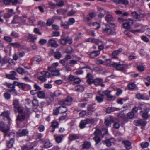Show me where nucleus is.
<instances>
[{"mask_svg": "<svg viewBox=\"0 0 150 150\" xmlns=\"http://www.w3.org/2000/svg\"><path fill=\"white\" fill-rule=\"evenodd\" d=\"M54 57L57 59H60L62 57V54L60 52L58 51H57L55 52Z\"/></svg>", "mask_w": 150, "mask_h": 150, "instance_id": "nucleus-32", "label": "nucleus"}, {"mask_svg": "<svg viewBox=\"0 0 150 150\" xmlns=\"http://www.w3.org/2000/svg\"><path fill=\"white\" fill-rule=\"evenodd\" d=\"M100 53V51H95L92 52L90 54V57L92 58H94L96 57Z\"/></svg>", "mask_w": 150, "mask_h": 150, "instance_id": "nucleus-27", "label": "nucleus"}, {"mask_svg": "<svg viewBox=\"0 0 150 150\" xmlns=\"http://www.w3.org/2000/svg\"><path fill=\"white\" fill-rule=\"evenodd\" d=\"M60 93L59 91H56L54 92V93L52 96V97L53 98L54 97H57L59 95Z\"/></svg>", "mask_w": 150, "mask_h": 150, "instance_id": "nucleus-61", "label": "nucleus"}, {"mask_svg": "<svg viewBox=\"0 0 150 150\" xmlns=\"http://www.w3.org/2000/svg\"><path fill=\"white\" fill-rule=\"evenodd\" d=\"M42 75L38 77L39 80L42 82H45L47 80V78L49 77L50 76V74L48 71H43L40 72Z\"/></svg>", "mask_w": 150, "mask_h": 150, "instance_id": "nucleus-4", "label": "nucleus"}, {"mask_svg": "<svg viewBox=\"0 0 150 150\" xmlns=\"http://www.w3.org/2000/svg\"><path fill=\"white\" fill-rule=\"evenodd\" d=\"M75 90L79 91H82L83 90V86L78 85L75 87Z\"/></svg>", "mask_w": 150, "mask_h": 150, "instance_id": "nucleus-46", "label": "nucleus"}, {"mask_svg": "<svg viewBox=\"0 0 150 150\" xmlns=\"http://www.w3.org/2000/svg\"><path fill=\"white\" fill-rule=\"evenodd\" d=\"M116 109L113 107H108L106 109V112L107 113H110L115 111Z\"/></svg>", "mask_w": 150, "mask_h": 150, "instance_id": "nucleus-38", "label": "nucleus"}, {"mask_svg": "<svg viewBox=\"0 0 150 150\" xmlns=\"http://www.w3.org/2000/svg\"><path fill=\"white\" fill-rule=\"evenodd\" d=\"M110 67L116 68L117 70H122V65L119 62L112 64H110Z\"/></svg>", "mask_w": 150, "mask_h": 150, "instance_id": "nucleus-10", "label": "nucleus"}, {"mask_svg": "<svg viewBox=\"0 0 150 150\" xmlns=\"http://www.w3.org/2000/svg\"><path fill=\"white\" fill-rule=\"evenodd\" d=\"M18 135L20 137L28 136V131L26 129H20L17 132Z\"/></svg>", "mask_w": 150, "mask_h": 150, "instance_id": "nucleus-6", "label": "nucleus"}, {"mask_svg": "<svg viewBox=\"0 0 150 150\" xmlns=\"http://www.w3.org/2000/svg\"><path fill=\"white\" fill-rule=\"evenodd\" d=\"M13 105L15 108L19 106V100L18 99H15L13 100Z\"/></svg>", "mask_w": 150, "mask_h": 150, "instance_id": "nucleus-44", "label": "nucleus"}, {"mask_svg": "<svg viewBox=\"0 0 150 150\" xmlns=\"http://www.w3.org/2000/svg\"><path fill=\"white\" fill-rule=\"evenodd\" d=\"M103 80L101 78H96L93 80L92 83H94L95 85H100L103 83Z\"/></svg>", "mask_w": 150, "mask_h": 150, "instance_id": "nucleus-16", "label": "nucleus"}, {"mask_svg": "<svg viewBox=\"0 0 150 150\" xmlns=\"http://www.w3.org/2000/svg\"><path fill=\"white\" fill-rule=\"evenodd\" d=\"M17 71L18 72L21 74H23L25 73V72L24 69L21 68H18L17 69Z\"/></svg>", "mask_w": 150, "mask_h": 150, "instance_id": "nucleus-45", "label": "nucleus"}, {"mask_svg": "<svg viewBox=\"0 0 150 150\" xmlns=\"http://www.w3.org/2000/svg\"><path fill=\"white\" fill-rule=\"evenodd\" d=\"M49 45L52 47L56 48L59 45L57 41L54 39H50L49 40L48 42Z\"/></svg>", "mask_w": 150, "mask_h": 150, "instance_id": "nucleus-5", "label": "nucleus"}, {"mask_svg": "<svg viewBox=\"0 0 150 150\" xmlns=\"http://www.w3.org/2000/svg\"><path fill=\"white\" fill-rule=\"evenodd\" d=\"M91 146V144L90 142L88 141H85L84 142L82 146V148L83 149H88L90 148Z\"/></svg>", "mask_w": 150, "mask_h": 150, "instance_id": "nucleus-19", "label": "nucleus"}, {"mask_svg": "<svg viewBox=\"0 0 150 150\" xmlns=\"http://www.w3.org/2000/svg\"><path fill=\"white\" fill-rule=\"evenodd\" d=\"M8 62V61L4 58L0 59V65L1 66H2L4 64H6Z\"/></svg>", "mask_w": 150, "mask_h": 150, "instance_id": "nucleus-59", "label": "nucleus"}, {"mask_svg": "<svg viewBox=\"0 0 150 150\" xmlns=\"http://www.w3.org/2000/svg\"><path fill=\"white\" fill-rule=\"evenodd\" d=\"M115 24L113 23H110L104 24L102 27L103 32L106 35H109L111 33V28L114 27Z\"/></svg>", "mask_w": 150, "mask_h": 150, "instance_id": "nucleus-2", "label": "nucleus"}, {"mask_svg": "<svg viewBox=\"0 0 150 150\" xmlns=\"http://www.w3.org/2000/svg\"><path fill=\"white\" fill-rule=\"evenodd\" d=\"M76 12V11L74 10H72L71 11L68 12L67 15L69 16H72L74 15Z\"/></svg>", "mask_w": 150, "mask_h": 150, "instance_id": "nucleus-56", "label": "nucleus"}, {"mask_svg": "<svg viewBox=\"0 0 150 150\" xmlns=\"http://www.w3.org/2000/svg\"><path fill=\"white\" fill-rule=\"evenodd\" d=\"M95 16V13H89L88 15H87L86 18L89 21L91 20L93 17Z\"/></svg>", "mask_w": 150, "mask_h": 150, "instance_id": "nucleus-40", "label": "nucleus"}, {"mask_svg": "<svg viewBox=\"0 0 150 150\" xmlns=\"http://www.w3.org/2000/svg\"><path fill=\"white\" fill-rule=\"evenodd\" d=\"M87 78L86 80L87 82L89 84H91L92 83V82L93 80V77L92 74L90 73H88L86 76Z\"/></svg>", "mask_w": 150, "mask_h": 150, "instance_id": "nucleus-15", "label": "nucleus"}, {"mask_svg": "<svg viewBox=\"0 0 150 150\" xmlns=\"http://www.w3.org/2000/svg\"><path fill=\"white\" fill-rule=\"evenodd\" d=\"M104 98V95H100V96H97L96 97V100L99 103L103 102Z\"/></svg>", "mask_w": 150, "mask_h": 150, "instance_id": "nucleus-28", "label": "nucleus"}, {"mask_svg": "<svg viewBox=\"0 0 150 150\" xmlns=\"http://www.w3.org/2000/svg\"><path fill=\"white\" fill-rule=\"evenodd\" d=\"M68 109L67 108L64 106L56 107L53 110V114L55 115H57L59 113H65L68 111Z\"/></svg>", "mask_w": 150, "mask_h": 150, "instance_id": "nucleus-3", "label": "nucleus"}, {"mask_svg": "<svg viewBox=\"0 0 150 150\" xmlns=\"http://www.w3.org/2000/svg\"><path fill=\"white\" fill-rule=\"evenodd\" d=\"M122 51V49H120L117 50H115L113 51L112 53V57L114 58H117V56Z\"/></svg>", "mask_w": 150, "mask_h": 150, "instance_id": "nucleus-25", "label": "nucleus"}, {"mask_svg": "<svg viewBox=\"0 0 150 150\" xmlns=\"http://www.w3.org/2000/svg\"><path fill=\"white\" fill-rule=\"evenodd\" d=\"M52 146V143L50 142L47 141L45 142L44 144V147L46 148H49L51 147Z\"/></svg>", "mask_w": 150, "mask_h": 150, "instance_id": "nucleus-35", "label": "nucleus"}, {"mask_svg": "<svg viewBox=\"0 0 150 150\" xmlns=\"http://www.w3.org/2000/svg\"><path fill=\"white\" fill-rule=\"evenodd\" d=\"M54 20L52 19H49L47 21L46 24L48 26H50L53 23Z\"/></svg>", "mask_w": 150, "mask_h": 150, "instance_id": "nucleus-53", "label": "nucleus"}, {"mask_svg": "<svg viewBox=\"0 0 150 150\" xmlns=\"http://www.w3.org/2000/svg\"><path fill=\"white\" fill-rule=\"evenodd\" d=\"M107 132L108 131L105 129H103L101 130L98 128H96L94 134L96 136L100 134L104 135V134H107Z\"/></svg>", "mask_w": 150, "mask_h": 150, "instance_id": "nucleus-7", "label": "nucleus"}, {"mask_svg": "<svg viewBox=\"0 0 150 150\" xmlns=\"http://www.w3.org/2000/svg\"><path fill=\"white\" fill-rule=\"evenodd\" d=\"M107 98L108 101H111L114 100L116 98V97L110 95Z\"/></svg>", "mask_w": 150, "mask_h": 150, "instance_id": "nucleus-55", "label": "nucleus"}, {"mask_svg": "<svg viewBox=\"0 0 150 150\" xmlns=\"http://www.w3.org/2000/svg\"><path fill=\"white\" fill-rule=\"evenodd\" d=\"M142 147L144 148L147 147L149 145V143L147 142H144L141 144Z\"/></svg>", "mask_w": 150, "mask_h": 150, "instance_id": "nucleus-54", "label": "nucleus"}, {"mask_svg": "<svg viewBox=\"0 0 150 150\" xmlns=\"http://www.w3.org/2000/svg\"><path fill=\"white\" fill-rule=\"evenodd\" d=\"M64 37L67 43L71 44L72 43V39L71 37H70L68 36Z\"/></svg>", "mask_w": 150, "mask_h": 150, "instance_id": "nucleus-39", "label": "nucleus"}, {"mask_svg": "<svg viewBox=\"0 0 150 150\" xmlns=\"http://www.w3.org/2000/svg\"><path fill=\"white\" fill-rule=\"evenodd\" d=\"M92 42L93 43L95 44H98L100 43L101 42V41L100 40L98 39H96L92 38Z\"/></svg>", "mask_w": 150, "mask_h": 150, "instance_id": "nucleus-51", "label": "nucleus"}, {"mask_svg": "<svg viewBox=\"0 0 150 150\" xmlns=\"http://www.w3.org/2000/svg\"><path fill=\"white\" fill-rule=\"evenodd\" d=\"M28 39L30 40V41L33 42L34 43L35 40L37 39V38L32 34H29L28 37Z\"/></svg>", "mask_w": 150, "mask_h": 150, "instance_id": "nucleus-30", "label": "nucleus"}, {"mask_svg": "<svg viewBox=\"0 0 150 150\" xmlns=\"http://www.w3.org/2000/svg\"><path fill=\"white\" fill-rule=\"evenodd\" d=\"M128 88L130 90L134 89L136 87V85L134 83L129 84L128 85Z\"/></svg>", "mask_w": 150, "mask_h": 150, "instance_id": "nucleus-42", "label": "nucleus"}, {"mask_svg": "<svg viewBox=\"0 0 150 150\" xmlns=\"http://www.w3.org/2000/svg\"><path fill=\"white\" fill-rule=\"evenodd\" d=\"M14 140L13 138H12L9 141H6V145L8 147L11 148L13 146Z\"/></svg>", "mask_w": 150, "mask_h": 150, "instance_id": "nucleus-22", "label": "nucleus"}, {"mask_svg": "<svg viewBox=\"0 0 150 150\" xmlns=\"http://www.w3.org/2000/svg\"><path fill=\"white\" fill-rule=\"evenodd\" d=\"M113 118L112 117L110 116L106 119L105 124L108 127H110L111 126V123L113 122Z\"/></svg>", "mask_w": 150, "mask_h": 150, "instance_id": "nucleus-13", "label": "nucleus"}, {"mask_svg": "<svg viewBox=\"0 0 150 150\" xmlns=\"http://www.w3.org/2000/svg\"><path fill=\"white\" fill-rule=\"evenodd\" d=\"M79 137L76 134H71L70 135L68 138L69 140L71 141L79 139Z\"/></svg>", "mask_w": 150, "mask_h": 150, "instance_id": "nucleus-29", "label": "nucleus"}, {"mask_svg": "<svg viewBox=\"0 0 150 150\" xmlns=\"http://www.w3.org/2000/svg\"><path fill=\"white\" fill-rule=\"evenodd\" d=\"M14 84L18 86L19 87L23 90L24 89L25 87V84L23 83H18L16 81H14Z\"/></svg>", "mask_w": 150, "mask_h": 150, "instance_id": "nucleus-23", "label": "nucleus"}, {"mask_svg": "<svg viewBox=\"0 0 150 150\" xmlns=\"http://www.w3.org/2000/svg\"><path fill=\"white\" fill-rule=\"evenodd\" d=\"M34 60L38 62H39L42 60L41 57L40 56H37L34 57Z\"/></svg>", "mask_w": 150, "mask_h": 150, "instance_id": "nucleus-57", "label": "nucleus"}, {"mask_svg": "<svg viewBox=\"0 0 150 150\" xmlns=\"http://www.w3.org/2000/svg\"><path fill=\"white\" fill-rule=\"evenodd\" d=\"M32 103L33 105L34 106L37 107L39 105L38 100L36 99H34L32 101Z\"/></svg>", "mask_w": 150, "mask_h": 150, "instance_id": "nucleus-48", "label": "nucleus"}, {"mask_svg": "<svg viewBox=\"0 0 150 150\" xmlns=\"http://www.w3.org/2000/svg\"><path fill=\"white\" fill-rule=\"evenodd\" d=\"M133 23V21L132 19H129L123 24V27L127 29H129L131 27V26L132 25Z\"/></svg>", "mask_w": 150, "mask_h": 150, "instance_id": "nucleus-8", "label": "nucleus"}, {"mask_svg": "<svg viewBox=\"0 0 150 150\" xmlns=\"http://www.w3.org/2000/svg\"><path fill=\"white\" fill-rule=\"evenodd\" d=\"M9 113L8 111H5L2 113L1 116H3V118L4 119L6 118V120H9L10 119L9 118Z\"/></svg>", "mask_w": 150, "mask_h": 150, "instance_id": "nucleus-24", "label": "nucleus"}, {"mask_svg": "<svg viewBox=\"0 0 150 150\" xmlns=\"http://www.w3.org/2000/svg\"><path fill=\"white\" fill-rule=\"evenodd\" d=\"M25 118V113L19 114L17 116L16 120L19 122H23Z\"/></svg>", "mask_w": 150, "mask_h": 150, "instance_id": "nucleus-14", "label": "nucleus"}, {"mask_svg": "<svg viewBox=\"0 0 150 150\" xmlns=\"http://www.w3.org/2000/svg\"><path fill=\"white\" fill-rule=\"evenodd\" d=\"M132 16L136 19L139 18H142L144 16L143 15L139 14V15L136 11H133L131 13Z\"/></svg>", "mask_w": 150, "mask_h": 150, "instance_id": "nucleus-21", "label": "nucleus"}, {"mask_svg": "<svg viewBox=\"0 0 150 150\" xmlns=\"http://www.w3.org/2000/svg\"><path fill=\"white\" fill-rule=\"evenodd\" d=\"M87 124L85 120H82L79 124V127L81 129L84 128L86 127V125Z\"/></svg>", "mask_w": 150, "mask_h": 150, "instance_id": "nucleus-33", "label": "nucleus"}, {"mask_svg": "<svg viewBox=\"0 0 150 150\" xmlns=\"http://www.w3.org/2000/svg\"><path fill=\"white\" fill-rule=\"evenodd\" d=\"M38 97L40 98H43L45 97V93L44 91H38Z\"/></svg>", "mask_w": 150, "mask_h": 150, "instance_id": "nucleus-34", "label": "nucleus"}, {"mask_svg": "<svg viewBox=\"0 0 150 150\" xmlns=\"http://www.w3.org/2000/svg\"><path fill=\"white\" fill-rule=\"evenodd\" d=\"M127 118L129 119H132L134 117V113L133 112H131L127 114Z\"/></svg>", "mask_w": 150, "mask_h": 150, "instance_id": "nucleus-58", "label": "nucleus"}, {"mask_svg": "<svg viewBox=\"0 0 150 150\" xmlns=\"http://www.w3.org/2000/svg\"><path fill=\"white\" fill-rule=\"evenodd\" d=\"M95 104H93L91 105H89L87 107V110L88 111H93V110L95 108Z\"/></svg>", "mask_w": 150, "mask_h": 150, "instance_id": "nucleus-43", "label": "nucleus"}, {"mask_svg": "<svg viewBox=\"0 0 150 150\" xmlns=\"http://www.w3.org/2000/svg\"><path fill=\"white\" fill-rule=\"evenodd\" d=\"M59 63L57 62L53 63L52 64L51 67H48L49 70L51 72L56 70L57 69L56 68V67H57Z\"/></svg>", "mask_w": 150, "mask_h": 150, "instance_id": "nucleus-17", "label": "nucleus"}, {"mask_svg": "<svg viewBox=\"0 0 150 150\" xmlns=\"http://www.w3.org/2000/svg\"><path fill=\"white\" fill-rule=\"evenodd\" d=\"M11 45L12 46L15 48L19 47L21 46L20 44L18 42L11 43Z\"/></svg>", "mask_w": 150, "mask_h": 150, "instance_id": "nucleus-52", "label": "nucleus"}, {"mask_svg": "<svg viewBox=\"0 0 150 150\" xmlns=\"http://www.w3.org/2000/svg\"><path fill=\"white\" fill-rule=\"evenodd\" d=\"M136 98L139 100H149V97L148 96H144V94H142L140 93H137L136 95Z\"/></svg>", "mask_w": 150, "mask_h": 150, "instance_id": "nucleus-9", "label": "nucleus"}, {"mask_svg": "<svg viewBox=\"0 0 150 150\" xmlns=\"http://www.w3.org/2000/svg\"><path fill=\"white\" fill-rule=\"evenodd\" d=\"M52 74L53 76H57L60 75L59 70L58 69H57L55 71H52Z\"/></svg>", "mask_w": 150, "mask_h": 150, "instance_id": "nucleus-47", "label": "nucleus"}, {"mask_svg": "<svg viewBox=\"0 0 150 150\" xmlns=\"http://www.w3.org/2000/svg\"><path fill=\"white\" fill-rule=\"evenodd\" d=\"M73 99L70 96H68L65 100L63 102L62 104L67 105H71Z\"/></svg>", "mask_w": 150, "mask_h": 150, "instance_id": "nucleus-12", "label": "nucleus"}, {"mask_svg": "<svg viewBox=\"0 0 150 150\" xmlns=\"http://www.w3.org/2000/svg\"><path fill=\"white\" fill-rule=\"evenodd\" d=\"M115 141V140L114 138H110L106 140L104 142V143L107 147H110L111 146L112 144L114 143Z\"/></svg>", "mask_w": 150, "mask_h": 150, "instance_id": "nucleus-11", "label": "nucleus"}, {"mask_svg": "<svg viewBox=\"0 0 150 150\" xmlns=\"http://www.w3.org/2000/svg\"><path fill=\"white\" fill-rule=\"evenodd\" d=\"M4 39L8 42H11L12 40L11 38L9 36H4Z\"/></svg>", "mask_w": 150, "mask_h": 150, "instance_id": "nucleus-62", "label": "nucleus"}, {"mask_svg": "<svg viewBox=\"0 0 150 150\" xmlns=\"http://www.w3.org/2000/svg\"><path fill=\"white\" fill-rule=\"evenodd\" d=\"M59 123L55 120L52 121L51 122V125L54 128H57L58 127Z\"/></svg>", "mask_w": 150, "mask_h": 150, "instance_id": "nucleus-36", "label": "nucleus"}, {"mask_svg": "<svg viewBox=\"0 0 150 150\" xmlns=\"http://www.w3.org/2000/svg\"><path fill=\"white\" fill-rule=\"evenodd\" d=\"M60 42L61 44L63 45H65L67 44V42L65 39V37L64 35H62L60 39Z\"/></svg>", "mask_w": 150, "mask_h": 150, "instance_id": "nucleus-41", "label": "nucleus"}, {"mask_svg": "<svg viewBox=\"0 0 150 150\" xmlns=\"http://www.w3.org/2000/svg\"><path fill=\"white\" fill-rule=\"evenodd\" d=\"M9 130L10 127L8 125L2 122H0V130L4 133V136L8 135L10 137L12 135L13 137L14 136V133H10L8 134Z\"/></svg>", "mask_w": 150, "mask_h": 150, "instance_id": "nucleus-1", "label": "nucleus"}, {"mask_svg": "<svg viewBox=\"0 0 150 150\" xmlns=\"http://www.w3.org/2000/svg\"><path fill=\"white\" fill-rule=\"evenodd\" d=\"M57 13L59 14L64 15L66 14L67 10V9L60 8L57 10Z\"/></svg>", "mask_w": 150, "mask_h": 150, "instance_id": "nucleus-31", "label": "nucleus"}, {"mask_svg": "<svg viewBox=\"0 0 150 150\" xmlns=\"http://www.w3.org/2000/svg\"><path fill=\"white\" fill-rule=\"evenodd\" d=\"M146 124V121L142 120H140L136 121L135 122V124L136 126H145Z\"/></svg>", "mask_w": 150, "mask_h": 150, "instance_id": "nucleus-18", "label": "nucleus"}, {"mask_svg": "<svg viewBox=\"0 0 150 150\" xmlns=\"http://www.w3.org/2000/svg\"><path fill=\"white\" fill-rule=\"evenodd\" d=\"M93 139L96 142V144H97L99 143L101 141V139L100 138L96 136L94 137L93 138Z\"/></svg>", "mask_w": 150, "mask_h": 150, "instance_id": "nucleus-50", "label": "nucleus"}, {"mask_svg": "<svg viewBox=\"0 0 150 150\" xmlns=\"http://www.w3.org/2000/svg\"><path fill=\"white\" fill-rule=\"evenodd\" d=\"M11 36L14 38H18L19 37L18 34L15 31H12L11 34Z\"/></svg>", "mask_w": 150, "mask_h": 150, "instance_id": "nucleus-49", "label": "nucleus"}, {"mask_svg": "<svg viewBox=\"0 0 150 150\" xmlns=\"http://www.w3.org/2000/svg\"><path fill=\"white\" fill-rule=\"evenodd\" d=\"M105 20L108 23H111L110 21L113 20V18L111 15L108 14L105 17Z\"/></svg>", "mask_w": 150, "mask_h": 150, "instance_id": "nucleus-26", "label": "nucleus"}, {"mask_svg": "<svg viewBox=\"0 0 150 150\" xmlns=\"http://www.w3.org/2000/svg\"><path fill=\"white\" fill-rule=\"evenodd\" d=\"M4 96L5 99L8 100L10 99L11 97V95L8 92L5 93L4 94Z\"/></svg>", "mask_w": 150, "mask_h": 150, "instance_id": "nucleus-64", "label": "nucleus"}, {"mask_svg": "<svg viewBox=\"0 0 150 150\" xmlns=\"http://www.w3.org/2000/svg\"><path fill=\"white\" fill-rule=\"evenodd\" d=\"M64 136V135L63 134L57 136H56L55 135H54L56 142L59 143L61 142L62 140V139Z\"/></svg>", "mask_w": 150, "mask_h": 150, "instance_id": "nucleus-20", "label": "nucleus"}, {"mask_svg": "<svg viewBox=\"0 0 150 150\" xmlns=\"http://www.w3.org/2000/svg\"><path fill=\"white\" fill-rule=\"evenodd\" d=\"M15 110H16L19 113V114H21L22 113H25V112H24L23 111V110L22 108L20 107V106H19L16 108H15Z\"/></svg>", "mask_w": 150, "mask_h": 150, "instance_id": "nucleus-37", "label": "nucleus"}, {"mask_svg": "<svg viewBox=\"0 0 150 150\" xmlns=\"http://www.w3.org/2000/svg\"><path fill=\"white\" fill-rule=\"evenodd\" d=\"M75 22L74 19L73 18H71L69 19L68 23L69 25H72Z\"/></svg>", "mask_w": 150, "mask_h": 150, "instance_id": "nucleus-60", "label": "nucleus"}, {"mask_svg": "<svg viewBox=\"0 0 150 150\" xmlns=\"http://www.w3.org/2000/svg\"><path fill=\"white\" fill-rule=\"evenodd\" d=\"M69 24L68 22H66L63 23L62 26L64 27V28L65 29H68L69 28Z\"/></svg>", "mask_w": 150, "mask_h": 150, "instance_id": "nucleus-63", "label": "nucleus"}]
</instances>
